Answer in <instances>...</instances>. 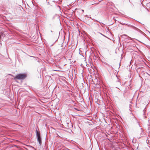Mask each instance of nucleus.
<instances>
[{"label":"nucleus","mask_w":150,"mask_h":150,"mask_svg":"<svg viewBox=\"0 0 150 150\" xmlns=\"http://www.w3.org/2000/svg\"><path fill=\"white\" fill-rule=\"evenodd\" d=\"M37 141L39 142L40 146L42 145V140L41 137L37 138Z\"/></svg>","instance_id":"nucleus-4"},{"label":"nucleus","mask_w":150,"mask_h":150,"mask_svg":"<svg viewBox=\"0 0 150 150\" xmlns=\"http://www.w3.org/2000/svg\"><path fill=\"white\" fill-rule=\"evenodd\" d=\"M144 119L146 118V116H144Z\"/></svg>","instance_id":"nucleus-10"},{"label":"nucleus","mask_w":150,"mask_h":150,"mask_svg":"<svg viewBox=\"0 0 150 150\" xmlns=\"http://www.w3.org/2000/svg\"><path fill=\"white\" fill-rule=\"evenodd\" d=\"M120 24H122V25H124V24H125V23H120Z\"/></svg>","instance_id":"nucleus-11"},{"label":"nucleus","mask_w":150,"mask_h":150,"mask_svg":"<svg viewBox=\"0 0 150 150\" xmlns=\"http://www.w3.org/2000/svg\"><path fill=\"white\" fill-rule=\"evenodd\" d=\"M146 74H147L149 76H150V75H149V74H148L147 73H146Z\"/></svg>","instance_id":"nucleus-13"},{"label":"nucleus","mask_w":150,"mask_h":150,"mask_svg":"<svg viewBox=\"0 0 150 150\" xmlns=\"http://www.w3.org/2000/svg\"><path fill=\"white\" fill-rule=\"evenodd\" d=\"M128 39H130L131 40H132V38H131L129 37L128 36Z\"/></svg>","instance_id":"nucleus-8"},{"label":"nucleus","mask_w":150,"mask_h":150,"mask_svg":"<svg viewBox=\"0 0 150 150\" xmlns=\"http://www.w3.org/2000/svg\"><path fill=\"white\" fill-rule=\"evenodd\" d=\"M51 31V32L52 33H53V31H52V30H51V31Z\"/></svg>","instance_id":"nucleus-12"},{"label":"nucleus","mask_w":150,"mask_h":150,"mask_svg":"<svg viewBox=\"0 0 150 150\" xmlns=\"http://www.w3.org/2000/svg\"><path fill=\"white\" fill-rule=\"evenodd\" d=\"M96 21H98L96 20Z\"/></svg>","instance_id":"nucleus-17"},{"label":"nucleus","mask_w":150,"mask_h":150,"mask_svg":"<svg viewBox=\"0 0 150 150\" xmlns=\"http://www.w3.org/2000/svg\"><path fill=\"white\" fill-rule=\"evenodd\" d=\"M36 136L37 138L41 137L39 131L36 130Z\"/></svg>","instance_id":"nucleus-3"},{"label":"nucleus","mask_w":150,"mask_h":150,"mask_svg":"<svg viewBox=\"0 0 150 150\" xmlns=\"http://www.w3.org/2000/svg\"><path fill=\"white\" fill-rule=\"evenodd\" d=\"M92 27L95 30H96L98 29L100 27V25L97 23H94L92 24Z\"/></svg>","instance_id":"nucleus-2"},{"label":"nucleus","mask_w":150,"mask_h":150,"mask_svg":"<svg viewBox=\"0 0 150 150\" xmlns=\"http://www.w3.org/2000/svg\"><path fill=\"white\" fill-rule=\"evenodd\" d=\"M82 11H83V10H82Z\"/></svg>","instance_id":"nucleus-16"},{"label":"nucleus","mask_w":150,"mask_h":150,"mask_svg":"<svg viewBox=\"0 0 150 150\" xmlns=\"http://www.w3.org/2000/svg\"><path fill=\"white\" fill-rule=\"evenodd\" d=\"M118 83H120H120H119V82H118Z\"/></svg>","instance_id":"nucleus-15"},{"label":"nucleus","mask_w":150,"mask_h":150,"mask_svg":"<svg viewBox=\"0 0 150 150\" xmlns=\"http://www.w3.org/2000/svg\"><path fill=\"white\" fill-rule=\"evenodd\" d=\"M104 64H105L106 65L108 66L109 67H111V68H112V66L111 65H110L108 64H107L106 62H104Z\"/></svg>","instance_id":"nucleus-6"},{"label":"nucleus","mask_w":150,"mask_h":150,"mask_svg":"<svg viewBox=\"0 0 150 150\" xmlns=\"http://www.w3.org/2000/svg\"><path fill=\"white\" fill-rule=\"evenodd\" d=\"M135 29H136V30L138 31H139L140 32V33H144L143 32H142V31H141V30H140L139 29L137 28H135Z\"/></svg>","instance_id":"nucleus-5"},{"label":"nucleus","mask_w":150,"mask_h":150,"mask_svg":"<svg viewBox=\"0 0 150 150\" xmlns=\"http://www.w3.org/2000/svg\"><path fill=\"white\" fill-rule=\"evenodd\" d=\"M74 109L75 110H77V111H80V110L78 109V108H74Z\"/></svg>","instance_id":"nucleus-7"},{"label":"nucleus","mask_w":150,"mask_h":150,"mask_svg":"<svg viewBox=\"0 0 150 150\" xmlns=\"http://www.w3.org/2000/svg\"><path fill=\"white\" fill-rule=\"evenodd\" d=\"M26 75L25 74H18L16 76L15 79H16L19 80H23L26 77Z\"/></svg>","instance_id":"nucleus-1"},{"label":"nucleus","mask_w":150,"mask_h":150,"mask_svg":"<svg viewBox=\"0 0 150 150\" xmlns=\"http://www.w3.org/2000/svg\"><path fill=\"white\" fill-rule=\"evenodd\" d=\"M129 2L130 3L131 2H130V0H129Z\"/></svg>","instance_id":"nucleus-14"},{"label":"nucleus","mask_w":150,"mask_h":150,"mask_svg":"<svg viewBox=\"0 0 150 150\" xmlns=\"http://www.w3.org/2000/svg\"><path fill=\"white\" fill-rule=\"evenodd\" d=\"M122 36H127V35H125V34H124V35H122Z\"/></svg>","instance_id":"nucleus-9"}]
</instances>
